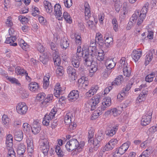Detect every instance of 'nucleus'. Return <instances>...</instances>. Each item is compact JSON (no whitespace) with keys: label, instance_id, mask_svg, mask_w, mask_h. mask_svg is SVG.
Returning <instances> with one entry per match:
<instances>
[{"label":"nucleus","instance_id":"nucleus-50","mask_svg":"<svg viewBox=\"0 0 157 157\" xmlns=\"http://www.w3.org/2000/svg\"><path fill=\"white\" fill-rule=\"evenodd\" d=\"M155 73L154 72L151 73L145 77V81L148 82H150L153 80V78L155 76Z\"/></svg>","mask_w":157,"mask_h":157},{"label":"nucleus","instance_id":"nucleus-28","mask_svg":"<svg viewBox=\"0 0 157 157\" xmlns=\"http://www.w3.org/2000/svg\"><path fill=\"white\" fill-rule=\"evenodd\" d=\"M95 41L101 46L103 44V40L102 38V36L99 33H96Z\"/></svg>","mask_w":157,"mask_h":157},{"label":"nucleus","instance_id":"nucleus-55","mask_svg":"<svg viewBox=\"0 0 157 157\" xmlns=\"http://www.w3.org/2000/svg\"><path fill=\"white\" fill-rule=\"evenodd\" d=\"M45 96L46 95L44 93H40L37 94L36 99L39 101H41V103L42 101H44Z\"/></svg>","mask_w":157,"mask_h":157},{"label":"nucleus","instance_id":"nucleus-2","mask_svg":"<svg viewBox=\"0 0 157 157\" xmlns=\"http://www.w3.org/2000/svg\"><path fill=\"white\" fill-rule=\"evenodd\" d=\"M131 143L129 141H127L123 144L118 148H117L116 151L112 153L113 157H118L116 154H119L121 155L123 154L127 151Z\"/></svg>","mask_w":157,"mask_h":157},{"label":"nucleus","instance_id":"nucleus-10","mask_svg":"<svg viewBox=\"0 0 157 157\" xmlns=\"http://www.w3.org/2000/svg\"><path fill=\"white\" fill-rule=\"evenodd\" d=\"M26 141L27 144V150L29 155L30 156H32L34 152L33 139L32 137H29L27 138Z\"/></svg>","mask_w":157,"mask_h":157},{"label":"nucleus","instance_id":"nucleus-30","mask_svg":"<svg viewBox=\"0 0 157 157\" xmlns=\"http://www.w3.org/2000/svg\"><path fill=\"white\" fill-rule=\"evenodd\" d=\"M154 52V50H153L152 51L150 52L149 53L146 55L144 64L146 66L147 65L153 58V53Z\"/></svg>","mask_w":157,"mask_h":157},{"label":"nucleus","instance_id":"nucleus-59","mask_svg":"<svg viewBox=\"0 0 157 157\" xmlns=\"http://www.w3.org/2000/svg\"><path fill=\"white\" fill-rule=\"evenodd\" d=\"M8 150V157H16L15 153L12 148H7Z\"/></svg>","mask_w":157,"mask_h":157},{"label":"nucleus","instance_id":"nucleus-60","mask_svg":"<svg viewBox=\"0 0 157 157\" xmlns=\"http://www.w3.org/2000/svg\"><path fill=\"white\" fill-rule=\"evenodd\" d=\"M116 63L113 61V59H109V69L110 68L112 69L115 66Z\"/></svg>","mask_w":157,"mask_h":157},{"label":"nucleus","instance_id":"nucleus-51","mask_svg":"<svg viewBox=\"0 0 157 157\" xmlns=\"http://www.w3.org/2000/svg\"><path fill=\"white\" fill-rule=\"evenodd\" d=\"M56 73L57 75L62 76L64 73L63 67L61 66H58L56 70Z\"/></svg>","mask_w":157,"mask_h":157},{"label":"nucleus","instance_id":"nucleus-40","mask_svg":"<svg viewBox=\"0 0 157 157\" xmlns=\"http://www.w3.org/2000/svg\"><path fill=\"white\" fill-rule=\"evenodd\" d=\"M139 14V11L135 12L132 15L130 19V21L131 22L136 23V20L138 18Z\"/></svg>","mask_w":157,"mask_h":157},{"label":"nucleus","instance_id":"nucleus-45","mask_svg":"<svg viewBox=\"0 0 157 157\" xmlns=\"http://www.w3.org/2000/svg\"><path fill=\"white\" fill-rule=\"evenodd\" d=\"M88 141H90L91 142L92 141L93 138L94 136V130L93 128H90L89 130H88Z\"/></svg>","mask_w":157,"mask_h":157},{"label":"nucleus","instance_id":"nucleus-5","mask_svg":"<svg viewBox=\"0 0 157 157\" xmlns=\"http://www.w3.org/2000/svg\"><path fill=\"white\" fill-rule=\"evenodd\" d=\"M56 113V109H53L51 110V112L48 114H46L43 118L42 122L43 124L46 126L48 125L50 121L54 118Z\"/></svg>","mask_w":157,"mask_h":157},{"label":"nucleus","instance_id":"nucleus-63","mask_svg":"<svg viewBox=\"0 0 157 157\" xmlns=\"http://www.w3.org/2000/svg\"><path fill=\"white\" fill-rule=\"evenodd\" d=\"M40 11L38 8L35 7L33 8L32 14L34 16L39 14Z\"/></svg>","mask_w":157,"mask_h":157},{"label":"nucleus","instance_id":"nucleus-18","mask_svg":"<svg viewBox=\"0 0 157 157\" xmlns=\"http://www.w3.org/2000/svg\"><path fill=\"white\" fill-rule=\"evenodd\" d=\"M85 7V17L86 20L88 19L90 17L91 13L89 5L87 2L84 3Z\"/></svg>","mask_w":157,"mask_h":157},{"label":"nucleus","instance_id":"nucleus-6","mask_svg":"<svg viewBox=\"0 0 157 157\" xmlns=\"http://www.w3.org/2000/svg\"><path fill=\"white\" fill-rule=\"evenodd\" d=\"M101 97L100 95H96L88 101L87 104L89 105L88 107H91L92 110L95 109L97 104L99 102Z\"/></svg>","mask_w":157,"mask_h":157},{"label":"nucleus","instance_id":"nucleus-62","mask_svg":"<svg viewBox=\"0 0 157 157\" xmlns=\"http://www.w3.org/2000/svg\"><path fill=\"white\" fill-rule=\"evenodd\" d=\"M19 19L21 22L23 24L27 22L28 21V19L23 16H20L19 17Z\"/></svg>","mask_w":157,"mask_h":157},{"label":"nucleus","instance_id":"nucleus-32","mask_svg":"<svg viewBox=\"0 0 157 157\" xmlns=\"http://www.w3.org/2000/svg\"><path fill=\"white\" fill-rule=\"evenodd\" d=\"M14 137L16 140L18 141H21L23 138V132L21 131L16 132L14 133Z\"/></svg>","mask_w":157,"mask_h":157},{"label":"nucleus","instance_id":"nucleus-49","mask_svg":"<svg viewBox=\"0 0 157 157\" xmlns=\"http://www.w3.org/2000/svg\"><path fill=\"white\" fill-rule=\"evenodd\" d=\"M107 98L105 97L103 99L102 103L101 109L103 110H105L108 107V101Z\"/></svg>","mask_w":157,"mask_h":157},{"label":"nucleus","instance_id":"nucleus-48","mask_svg":"<svg viewBox=\"0 0 157 157\" xmlns=\"http://www.w3.org/2000/svg\"><path fill=\"white\" fill-rule=\"evenodd\" d=\"M117 110L116 108H113L109 111L110 115H113L114 117H116L120 114V112Z\"/></svg>","mask_w":157,"mask_h":157},{"label":"nucleus","instance_id":"nucleus-39","mask_svg":"<svg viewBox=\"0 0 157 157\" xmlns=\"http://www.w3.org/2000/svg\"><path fill=\"white\" fill-rule=\"evenodd\" d=\"M18 44L22 48L26 51L28 48V45L22 39H21L18 42Z\"/></svg>","mask_w":157,"mask_h":157},{"label":"nucleus","instance_id":"nucleus-23","mask_svg":"<svg viewBox=\"0 0 157 157\" xmlns=\"http://www.w3.org/2000/svg\"><path fill=\"white\" fill-rule=\"evenodd\" d=\"M25 147L23 144L17 145V153L20 156L23 155L25 151Z\"/></svg>","mask_w":157,"mask_h":157},{"label":"nucleus","instance_id":"nucleus-61","mask_svg":"<svg viewBox=\"0 0 157 157\" xmlns=\"http://www.w3.org/2000/svg\"><path fill=\"white\" fill-rule=\"evenodd\" d=\"M65 6L67 8H69L72 5V0H63Z\"/></svg>","mask_w":157,"mask_h":157},{"label":"nucleus","instance_id":"nucleus-16","mask_svg":"<svg viewBox=\"0 0 157 157\" xmlns=\"http://www.w3.org/2000/svg\"><path fill=\"white\" fill-rule=\"evenodd\" d=\"M32 131L35 135L39 132L40 130V124L36 121L33 122L32 126L31 127Z\"/></svg>","mask_w":157,"mask_h":157},{"label":"nucleus","instance_id":"nucleus-35","mask_svg":"<svg viewBox=\"0 0 157 157\" xmlns=\"http://www.w3.org/2000/svg\"><path fill=\"white\" fill-rule=\"evenodd\" d=\"M53 98V95L50 94L48 95L47 97L43 101H42L41 104L43 106H46L47 103L50 102L52 101Z\"/></svg>","mask_w":157,"mask_h":157},{"label":"nucleus","instance_id":"nucleus-31","mask_svg":"<svg viewBox=\"0 0 157 157\" xmlns=\"http://www.w3.org/2000/svg\"><path fill=\"white\" fill-rule=\"evenodd\" d=\"M67 40V38L65 37L63 38L61 40L60 45L63 49H66L69 46V43Z\"/></svg>","mask_w":157,"mask_h":157},{"label":"nucleus","instance_id":"nucleus-47","mask_svg":"<svg viewBox=\"0 0 157 157\" xmlns=\"http://www.w3.org/2000/svg\"><path fill=\"white\" fill-rule=\"evenodd\" d=\"M48 56L46 54H42L40 55V60L43 64H45L48 60Z\"/></svg>","mask_w":157,"mask_h":157},{"label":"nucleus","instance_id":"nucleus-46","mask_svg":"<svg viewBox=\"0 0 157 157\" xmlns=\"http://www.w3.org/2000/svg\"><path fill=\"white\" fill-rule=\"evenodd\" d=\"M75 43L79 45L81 44L82 39L80 35L78 34L75 33L74 35Z\"/></svg>","mask_w":157,"mask_h":157},{"label":"nucleus","instance_id":"nucleus-9","mask_svg":"<svg viewBox=\"0 0 157 157\" xmlns=\"http://www.w3.org/2000/svg\"><path fill=\"white\" fill-rule=\"evenodd\" d=\"M85 61V63L87 66H90L93 62L94 56L92 52H89V53H85L84 56H82Z\"/></svg>","mask_w":157,"mask_h":157},{"label":"nucleus","instance_id":"nucleus-1","mask_svg":"<svg viewBox=\"0 0 157 157\" xmlns=\"http://www.w3.org/2000/svg\"><path fill=\"white\" fill-rule=\"evenodd\" d=\"M84 145V141H81L79 143L77 139H73L67 142L65 147L68 151L75 150L76 151L77 150L78 151L80 152L83 148Z\"/></svg>","mask_w":157,"mask_h":157},{"label":"nucleus","instance_id":"nucleus-43","mask_svg":"<svg viewBox=\"0 0 157 157\" xmlns=\"http://www.w3.org/2000/svg\"><path fill=\"white\" fill-rule=\"evenodd\" d=\"M128 92L125 88H123L121 91V93L117 95V98L120 99L121 100H122L124 97L125 96L126 94H127Z\"/></svg>","mask_w":157,"mask_h":157},{"label":"nucleus","instance_id":"nucleus-22","mask_svg":"<svg viewBox=\"0 0 157 157\" xmlns=\"http://www.w3.org/2000/svg\"><path fill=\"white\" fill-rule=\"evenodd\" d=\"M90 69L89 70V75L91 77L93 76L94 72L97 70V63L95 62H92L90 65Z\"/></svg>","mask_w":157,"mask_h":157},{"label":"nucleus","instance_id":"nucleus-24","mask_svg":"<svg viewBox=\"0 0 157 157\" xmlns=\"http://www.w3.org/2000/svg\"><path fill=\"white\" fill-rule=\"evenodd\" d=\"M13 137L11 134L8 135L6 138V144L9 148H12L13 144Z\"/></svg>","mask_w":157,"mask_h":157},{"label":"nucleus","instance_id":"nucleus-37","mask_svg":"<svg viewBox=\"0 0 157 157\" xmlns=\"http://www.w3.org/2000/svg\"><path fill=\"white\" fill-rule=\"evenodd\" d=\"M123 72L124 76L129 77L131 73V68L127 66H124L123 69Z\"/></svg>","mask_w":157,"mask_h":157},{"label":"nucleus","instance_id":"nucleus-38","mask_svg":"<svg viewBox=\"0 0 157 157\" xmlns=\"http://www.w3.org/2000/svg\"><path fill=\"white\" fill-rule=\"evenodd\" d=\"M67 71L70 76L73 77L75 75L76 71L75 69L71 66L68 67Z\"/></svg>","mask_w":157,"mask_h":157},{"label":"nucleus","instance_id":"nucleus-8","mask_svg":"<svg viewBox=\"0 0 157 157\" xmlns=\"http://www.w3.org/2000/svg\"><path fill=\"white\" fill-rule=\"evenodd\" d=\"M62 9L59 3L56 4L54 6V12L56 18L59 20H62L63 17L62 12Z\"/></svg>","mask_w":157,"mask_h":157},{"label":"nucleus","instance_id":"nucleus-58","mask_svg":"<svg viewBox=\"0 0 157 157\" xmlns=\"http://www.w3.org/2000/svg\"><path fill=\"white\" fill-rule=\"evenodd\" d=\"M112 24L113 25L114 30L117 32L118 30V24L117 20L115 18H113L112 20Z\"/></svg>","mask_w":157,"mask_h":157},{"label":"nucleus","instance_id":"nucleus-42","mask_svg":"<svg viewBox=\"0 0 157 157\" xmlns=\"http://www.w3.org/2000/svg\"><path fill=\"white\" fill-rule=\"evenodd\" d=\"M117 140L116 139H113L109 142V150H112L117 144Z\"/></svg>","mask_w":157,"mask_h":157},{"label":"nucleus","instance_id":"nucleus-19","mask_svg":"<svg viewBox=\"0 0 157 157\" xmlns=\"http://www.w3.org/2000/svg\"><path fill=\"white\" fill-rule=\"evenodd\" d=\"M148 92V91L147 88H146V89L143 90L137 99V100L139 102L143 101L145 99L147 95Z\"/></svg>","mask_w":157,"mask_h":157},{"label":"nucleus","instance_id":"nucleus-64","mask_svg":"<svg viewBox=\"0 0 157 157\" xmlns=\"http://www.w3.org/2000/svg\"><path fill=\"white\" fill-rule=\"evenodd\" d=\"M100 141L101 140H99L98 139L96 138L94 140L93 144L94 146L96 147L95 148V149H96L100 146Z\"/></svg>","mask_w":157,"mask_h":157},{"label":"nucleus","instance_id":"nucleus-11","mask_svg":"<svg viewBox=\"0 0 157 157\" xmlns=\"http://www.w3.org/2000/svg\"><path fill=\"white\" fill-rule=\"evenodd\" d=\"M148 9L145 7H143L141 10V13L138 19L137 24L138 25H141L146 17V14L147 12Z\"/></svg>","mask_w":157,"mask_h":157},{"label":"nucleus","instance_id":"nucleus-3","mask_svg":"<svg viewBox=\"0 0 157 157\" xmlns=\"http://www.w3.org/2000/svg\"><path fill=\"white\" fill-rule=\"evenodd\" d=\"M152 112L153 110L151 109L146 111L144 115L142 116L141 122L142 125L146 126L150 124L152 118Z\"/></svg>","mask_w":157,"mask_h":157},{"label":"nucleus","instance_id":"nucleus-34","mask_svg":"<svg viewBox=\"0 0 157 157\" xmlns=\"http://www.w3.org/2000/svg\"><path fill=\"white\" fill-rule=\"evenodd\" d=\"M15 73L17 75H24L26 71L20 67H17L15 68Z\"/></svg>","mask_w":157,"mask_h":157},{"label":"nucleus","instance_id":"nucleus-13","mask_svg":"<svg viewBox=\"0 0 157 157\" xmlns=\"http://www.w3.org/2000/svg\"><path fill=\"white\" fill-rule=\"evenodd\" d=\"M95 52L92 54H93L94 57H95L99 61H101L104 58V52L101 50H96Z\"/></svg>","mask_w":157,"mask_h":157},{"label":"nucleus","instance_id":"nucleus-36","mask_svg":"<svg viewBox=\"0 0 157 157\" xmlns=\"http://www.w3.org/2000/svg\"><path fill=\"white\" fill-rule=\"evenodd\" d=\"M123 79V76L119 75L117 76L114 82H112V85L115 84L117 85H120L121 83V82Z\"/></svg>","mask_w":157,"mask_h":157},{"label":"nucleus","instance_id":"nucleus-4","mask_svg":"<svg viewBox=\"0 0 157 157\" xmlns=\"http://www.w3.org/2000/svg\"><path fill=\"white\" fill-rule=\"evenodd\" d=\"M40 148L43 153L46 155L49 149V142L47 138L43 137H41L40 140Z\"/></svg>","mask_w":157,"mask_h":157},{"label":"nucleus","instance_id":"nucleus-14","mask_svg":"<svg viewBox=\"0 0 157 157\" xmlns=\"http://www.w3.org/2000/svg\"><path fill=\"white\" fill-rule=\"evenodd\" d=\"M63 90L60 86L59 83H57L55 86V88L54 90V94L55 96L57 98H58L60 95L62 93Z\"/></svg>","mask_w":157,"mask_h":157},{"label":"nucleus","instance_id":"nucleus-29","mask_svg":"<svg viewBox=\"0 0 157 157\" xmlns=\"http://www.w3.org/2000/svg\"><path fill=\"white\" fill-rule=\"evenodd\" d=\"M29 90L32 92L37 91L39 88V85L36 82H32L29 84Z\"/></svg>","mask_w":157,"mask_h":157},{"label":"nucleus","instance_id":"nucleus-20","mask_svg":"<svg viewBox=\"0 0 157 157\" xmlns=\"http://www.w3.org/2000/svg\"><path fill=\"white\" fill-rule=\"evenodd\" d=\"M43 3L45 11L49 13H52L53 7L51 4L47 1H44Z\"/></svg>","mask_w":157,"mask_h":157},{"label":"nucleus","instance_id":"nucleus-54","mask_svg":"<svg viewBox=\"0 0 157 157\" xmlns=\"http://www.w3.org/2000/svg\"><path fill=\"white\" fill-rule=\"evenodd\" d=\"M151 152V150L150 149H147L144 151L142 154L139 157H148Z\"/></svg>","mask_w":157,"mask_h":157},{"label":"nucleus","instance_id":"nucleus-17","mask_svg":"<svg viewBox=\"0 0 157 157\" xmlns=\"http://www.w3.org/2000/svg\"><path fill=\"white\" fill-rule=\"evenodd\" d=\"M82 57L77 56H73L71 59V63L73 66L75 68H78L79 67L80 60Z\"/></svg>","mask_w":157,"mask_h":157},{"label":"nucleus","instance_id":"nucleus-15","mask_svg":"<svg viewBox=\"0 0 157 157\" xmlns=\"http://www.w3.org/2000/svg\"><path fill=\"white\" fill-rule=\"evenodd\" d=\"M142 52L141 51H137L136 50H134L131 54L132 58L136 62L140 59V57L142 55Z\"/></svg>","mask_w":157,"mask_h":157},{"label":"nucleus","instance_id":"nucleus-57","mask_svg":"<svg viewBox=\"0 0 157 157\" xmlns=\"http://www.w3.org/2000/svg\"><path fill=\"white\" fill-rule=\"evenodd\" d=\"M55 151L58 156H63V152L61 150L60 147L59 146H56L55 147Z\"/></svg>","mask_w":157,"mask_h":157},{"label":"nucleus","instance_id":"nucleus-53","mask_svg":"<svg viewBox=\"0 0 157 157\" xmlns=\"http://www.w3.org/2000/svg\"><path fill=\"white\" fill-rule=\"evenodd\" d=\"M23 130L25 132H29L30 131L31 126L27 123H24L23 125Z\"/></svg>","mask_w":157,"mask_h":157},{"label":"nucleus","instance_id":"nucleus-41","mask_svg":"<svg viewBox=\"0 0 157 157\" xmlns=\"http://www.w3.org/2000/svg\"><path fill=\"white\" fill-rule=\"evenodd\" d=\"M6 79L12 83L15 84L18 86H20L21 85V84L18 80L14 78L7 77H6Z\"/></svg>","mask_w":157,"mask_h":157},{"label":"nucleus","instance_id":"nucleus-21","mask_svg":"<svg viewBox=\"0 0 157 157\" xmlns=\"http://www.w3.org/2000/svg\"><path fill=\"white\" fill-rule=\"evenodd\" d=\"M78 82L79 83V85L83 88H85L89 83L88 78L84 76L81 77L78 79Z\"/></svg>","mask_w":157,"mask_h":157},{"label":"nucleus","instance_id":"nucleus-26","mask_svg":"<svg viewBox=\"0 0 157 157\" xmlns=\"http://www.w3.org/2000/svg\"><path fill=\"white\" fill-rule=\"evenodd\" d=\"M96 42L94 40H91L90 44L89 47L88 48L89 52H91L93 53L94 52H96V50H97L96 47Z\"/></svg>","mask_w":157,"mask_h":157},{"label":"nucleus","instance_id":"nucleus-12","mask_svg":"<svg viewBox=\"0 0 157 157\" xmlns=\"http://www.w3.org/2000/svg\"><path fill=\"white\" fill-rule=\"evenodd\" d=\"M79 96V92L77 90H73L69 94L68 98L70 101H75L78 98Z\"/></svg>","mask_w":157,"mask_h":157},{"label":"nucleus","instance_id":"nucleus-7","mask_svg":"<svg viewBox=\"0 0 157 157\" xmlns=\"http://www.w3.org/2000/svg\"><path fill=\"white\" fill-rule=\"evenodd\" d=\"M16 109L18 113L24 115L27 112L28 108L25 102H20L17 105Z\"/></svg>","mask_w":157,"mask_h":157},{"label":"nucleus","instance_id":"nucleus-56","mask_svg":"<svg viewBox=\"0 0 157 157\" xmlns=\"http://www.w3.org/2000/svg\"><path fill=\"white\" fill-rule=\"evenodd\" d=\"M84 53L82 52V48L80 46H78L77 48V52L76 55H74L75 56H77L78 57H82V56H84Z\"/></svg>","mask_w":157,"mask_h":157},{"label":"nucleus","instance_id":"nucleus-44","mask_svg":"<svg viewBox=\"0 0 157 157\" xmlns=\"http://www.w3.org/2000/svg\"><path fill=\"white\" fill-rule=\"evenodd\" d=\"M10 119L6 115H3L2 117V121L4 125L8 126L10 124Z\"/></svg>","mask_w":157,"mask_h":157},{"label":"nucleus","instance_id":"nucleus-52","mask_svg":"<svg viewBox=\"0 0 157 157\" xmlns=\"http://www.w3.org/2000/svg\"><path fill=\"white\" fill-rule=\"evenodd\" d=\"M118 128L117 126H116L110 128L109 129V136H112L115 134L116 133L117 131V130Z\"/></svg>","mask_w":157,"mask_h":157},{"label":"nucleus","instance_id":"nucleus-33","mask_svg":"<svg viewBox=\"0 0 157 157\" xmlns=\"http://www.w3.org/2000/svg\"><path fill=\"white\" fill-rule=\"evenodd\" d=\"M63 18L66 22L69 24L72 22V19L70 14L67 12L65 11L63 13Z\"/></svg>","mask_w":157,"mask_h":157},{"label":"nucleus","instance_id":"nucleus-25","mask_svg":"<svg viewBox=\"0 0 157 157\" xmlns=\"http://www.w3.org/2000/svg\"><path fill=\"white\" fill-rule=\"evenodd\" d=\"M16 38L15 36H13L10 37H7L6 40L5 42L7 44H9L10 45L13 46H16L17 45L16 43H14L13 42L16 40Z\"/></svg>","mask_w":157,"mask_h":157},{"label":"nucleus","instance_id":"nucleus-27","mask_svg":"<svg viewBox=\"0 0 157 157\" xmlns=\"http://www.w3.org/2000/svg\"><path fill=\"white\" fill-rule=\"evenodd\" d=\"M73 116L72 113H67L64 117V122L66 124H70L71 122V119Z\"/></svg>","mask_w":157,"mask_h":157}]
</instances>
